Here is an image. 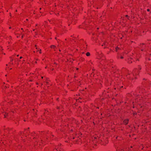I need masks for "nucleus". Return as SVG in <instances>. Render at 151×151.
<instances>
[{
    "mask_svg": "<svg viewBox=\"0 0 151 151\" xmlns=\"http://www.w3.org/2000/svg\"><path fill=\"white\" fill-rule=\"evenodd\" d=\"M137 71V70L136 69H135V70H134L133 73H132V75L134 76H135V75L136 74H137L136 71Z\"/></svg>",
    "mask_w": 151,
    "mask_h": 151,
    "instance_id": "obj_1",
    "label": "nucleus"
},
{
    "mask_svg": "<svg viewBox=\"0 0 151 151\" xmlns=\"http://www.w3.org/2000/svg\"><path fill=\"white\" fill-rule=\"evenodd\" d=\"M128 121L129 120H128V119H127L126 120H124V124H127L128 123Z\"/></svg>",
    "mask_w": 151,
    "mask_h": 151,
    "instance_id": "obj_2",
    "label": "nucleus"
},
{
    "mask_svg": "<svg viewBox=\"0 0 151 151\" xmlns=\"http://www.w3.org/2000/svg\"><path fill=\"white\" fill-rule=\"evenodd\" d=\"M86 55L87 56H89L90 55V53L89 52H88L86 53Z\"/></svg>",
    "mask_w": 151,
    "mask_h": 151,
    "instance_id": "obj_3",
    "label": "nucleus"
},
{
    "mask_svg": "<svg viewBox=\"0 0 151 151\" xmlns=\"http://www.w3.org/2000/svg\"><path fill=\"white\" fill-rule=\"evenodd\" d=\"M55 46L54 45H52L51 46V47L52 48H54Z\"/></svg>",
    "mask_w": 151,
    "mask_h": 151,
    "instance_id": "obj_4",
    "label": "nucleus"
},
{
    "mask_svg": "<svg viewBox=\"0 0 151 151\" xmlns=\"http://www.w3.org/2000/svg\"><path fill=\"white\" fill-rule=\"evenodd\" d=\"M104 45H106V42H104V45H102V46H103Z\"/></svg>",
    "mask_w": 151,
    "mask_h": 151,
    "instance_id": "obj_5",
    "label": "nucleus"
},
{
    "mask_svg": "<svg viewBox=\"0 0 151 151\" xmlns=\"http://www.w3.org/2000/svg\"><path fill=\"white\" fill-rule=\"evenodd\" d=\"M119 49V48L118 47H116V51H117V50Z\"/></svg>",
    "mask_w": 151,
    "mask_h": 151,
    "instance_id": "obj_6",
    "label": "nucleus"
},
{
    "mask_svg": "<svg viewBox=\"0 0 151 151\" xmlns=\"http://www.w3.org/2000/svg\"><path fill=\"white\" fill-rule=\"evenodd\" d=\"M41 50L40 49V52H40V53H41Z\"/></svg>",
    "mask_w": 151,
    "mask_h": 151,
    "instance_id": "obj_7",
    "label": "nucleus"
},
{
    "mask_svg": "<svg viewBox=\"0 0 151 151\" xmlns=\"http://www.w3.org/2000/svg\"><path fill=\"white\" fill-rule=\"evenodd\" d=\"M147 11L149 12L150 11V9H147Z\"/></svg>",
    "mask_w": 151,
    "mask_h": 151,
    "instance_id": "obj_8",
    "label": "nucleus"
},
{
    "mask_svg": "<svg viewBox=\"0 0 151 151\" xmlns=\"http://www.w3.org/2000/svg\"><path fill=\"white\" fill-rule=\"evenodd\" d=\"M6 113L4 114V117H6Z\"/></svg>",
    "mask_w": 151,
    "mask_h": 151,
    "instance_id": "obj_9",
    "label": "nucleus"
},
{
    "mask_svg": "<svg viewBox=\"0 0 151 151\" xmlns=\"http://www.w3.org/2000/svg\"><path fill=\"white\" fill-rule=\"evenodd\" d=\"M121 59H123V57L121 56Z\"/></svg>",
    "mask_w": 151,
    "mask_h": 151,
    "instance_id": "obj_10",
    "label": "nucleus"
},
{
    "mask_svg": "<svg viewBox=\"0 0 151 151\" xmlns=\"http://www.w3.org/2000/svg\"><path fill=\"white\" fill-rule=\"evenodd\" d=\"M22 58V57H20V59H21V58Z\"/></svg>",
    "mask_w": 151,
    "mask_h": 151,
    "instance_id": "obj_11",
    "label": "nucleus"
},
{
    "mask_svg": "<svg viewBox=\"0 0 151 151\" xmlns=\"http://www.w3.org/2000/svg\"><path fill=\"white\" fill-rule=\"evenodd\" d=\"M19 56V55H17V56L18 57V56Z\"/></svg>",
    "mask_w": 151,
    "mask_h": 151,
    "instance_id": "obj_12",
    "label": "nucleus"
},
{
    "mask_svg": "<svg viewBox=\"0 0 151 151\" xmlns=\"http://www.w3.org/2000/svg\"><path fill=\"white\" fill-rule=\"evenodd\" d=\"M126 17H128V15H126Z\"/></svg>",
    "mask_w": 151,
    "mask_h": 151,
    "instance_id": "obj_13",
    "label": "nucleus"
},
{
    "mask_svg": "<svg viewBox=\"0 0 151 151\" xmlns=\"http://www.w3.org/2000/svg\"><path fill=\"white\" fill-rule=\"evenodd\" d=\"M12 60H11V61H12Z\"/></svg>",
    "mask_w": 151,
    "mask_h": 151,
    "instance_id": "obj_14",
    "label": "nucleus"
},
{
    "mask_svg": "<svg viewBox=\"0 0 151 151\" xmlns=\"http://www.w3.org/2000/svg\"><path fill=\"white\" fill-rule=\"evenodd\" d=\"M22 37H23V36H22Z\"/></svg>",
    "mask_w": 151,
    "mask_h": 151,
    "instance_id": "obj_15",
    "label": "nucleus"
}]
</instances>
